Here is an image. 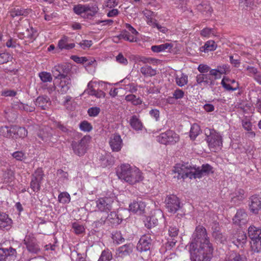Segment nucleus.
I'll use <instances>...</instances> for the list:
<instances>
[{"label": "nucleus", "instance_id": "nucleus-1", "mask_svg": "<svg viewBox=\"0 0 261 261\" xmlns=\"http://www.w3.org/2000/svg\"><path fill=\"white\" fill-rule=\"evenodd\" d=\"M213 250L205 228L201 225L197 226L189 246L191 261H210Z\"/></svg>", "mask_w": 261, "mask_h": 261}, {"label": "nucleus", "instance_id": "nucleus-2", "mask_svg": "<svg viewBox=\"0 0 261 261\" xmlns=\"http://www.w3.org/2000/svg\"><path fill=\"white\" fill-rule=\"evenodd\" d=\"M173 171L177 173L176 177L178 179H184L187 177L190 179L200 178L203 176L213 173V167L209 164H203L201 167H196L188 163L176 164Z\"/></svg>", "mask_w": 261, "mask_h": 261}, {"label": "nucleus", "instance_id": "nucleus-3", "mask_svg": "<svg viewBox=\"0 0 261 261\" xmlns=\"http://www.w3.org/2000/svg\"><path fill=\"white\" fill-rule=\"evenodd\" d=\"M117 175L119 178L130 184H134L142 180L139 170L132 168L129 164H122L118 168Z\"/></svg>", "mask_w": 261, "mask_h": 261}, {"label": "nucleus", "instance_id": "nucleus-4", "mask_svg": "<svg viewBox=\"0 0 261 261\" xmlns=\"http://www.w3.org/2000/svg\"><path fill=\"white\" fill-rule=\"evenodd\" d=\"M208 130L209 134L206 133L205 140L210 149L213 151L221 149L223 144L222 136L214 129H209Z\"/></svg>", "mask_w": 261, "mask_h": 261}, {"label": "nucleus", "instance_id": "nucleus-5", "mask_svg": "<svg viewBox=\"0 0 261 261\" xmlns=\"http://www.w3.org/2000/svg\"><path fill=\"white\" fill-rule=\"evenodd\" d=\"M90 138L89 136H85L79 141H72L71 146L73 152L80 156L84 155Z\"/></svg>", "mask_w": 261, "mask_h": 261}, {"label": "nucleus", "instance_id": "nucleus-6", "mask_svg": "<svg viewBox=\"0 0 261 261\" xmlns=\"http://www.w3.org/2000/svg\"><path fill=\"white\" fill-rule=\"evenodd\" d=\"M114 199L112 197H105L96 200V211L108 213L112 208Z\"/></svg>", "mask_w": 261, "mask_h": 261}, {"label": "nucleus", "instance_id": "nucleus-7", "mask_svg": "<svg viewBox=\"0 0 261 261\" xmlns=\"http://www.w3.org/2000/svg\"><path fill=\"white\" fill-rule=\"evenodd\" d=\"M165 204L167 211L171 214H175L180 207L179 200L174 195L167 196Z\"/></svg>", "mask_w": 261, "mask_h": 261}, {"label": "nucleus", "instance_id": "nucleus-8", "mask_svg": "<svg viewBox=\"0 0 261 261\" xmlns=\"http://www.w3.org/2000/svg\"><path fill=\"white\" fill-rule=\"evenodd\" d=\"M16 257V251L12 247L0 248V261L14 260Z\"/></svg>", "mask_w": 261, "mask_h": 261}, {"label": "nucleus", "instance_id": "nucleus-9", "mask_svg": "<svg viewBox=\"0 0 261 261\" xmlns=\"http://www.w3.org/2000/svg\"><path fill=\"white\" fill-rule=\"evenodd\" d=\"M151 246V239L149 235L142 236L137 246V249L140 252L149 250Z\"/></svg>", "mask_w": 261, "mask_h": 261}, {"label": "nucleus", "instance_id": "nucleus-10", "mask_svg": "<svg viewBox=\"0 0 261 261\" xmlns=\"http://www.w3.org/2000/svg\"><path fill=\"white\" fill-rule=\"evenodd\" d=\"M248 204L250 212L257 214L261 210V198L256 195H253L250 197Z\"/></svg>", "mask_w": 261, "mask_h": 261}, {"label": "nucleus", "instance_id": "nucleus-11", "mask_svg": "<svg viewBox=\"0 0 261 261\" xmlns=\"http://www.w3.org/2000/svg\"><path fill=\"white\" fill-rule=\"evenodd\" d=\"M109 143L112 151L114 152L119 151L122 146V140L121 136L117 134L111 135Z\"/></svg>", "mask_w": 261, "mask_h": 261}, {"label": "nucleus", "instance_id": "nucleus-12", "mask_svg": "<svg viewBox=\"0 0 261 261\" xmlns=\"http://www.w3.org/2000/svg\"><path fill=\"white\" fill-rule=\"evenodd\" d=\"M24 244L30 252L37 253L40 251L39 247L36 239L30 235L27 236L24 240Z\"/></svg>", "mask_w": 261, "mask_h": 261}, {"label": "nucleus", "instance_id": "nucleus-13", "mask_svg": "<svg viewBox=\"0 0 261 261\" xmlns=\"http://www.w3.org/2000/svg\"><path fill=\"white\" fill-rule=\"evenodd\" d=\"M51 72L55 79L59 80L68 76L69 69L65 65L59 64L53 68Z\"/></svg>", "mask_w": 261, "mask_h": 261}, {"label": "nucleus", "instance_id": "nucleus-14", "mask_svg": "<svg viewBox=\"0 0 261 261\" xmlns=\"http://www.w3.org/2000/svg\"><path fill=\"white\" fill-rule=\"evenodd\" d=\"M121 219L119 218L117 214L115 212H111V213L108 215L106 219H101L96 223L97 225H103L105 224V222L107 221L108 223H110L113 225H117L121 222Z\"/></svg>", "mask_w": 261, "mask_h": 261}, {"label": "nucleus", "instance_id": "nucleus-15", "mask_svg": "<svg viewBox=\"0 0 261 261\" xmlns=\"http://www.w3.org/2000/svg\"><path fill=\"white\" fill-rule=\"evenodd\" d=\"M59 80L60 82L58 85V91L62 94H65L71 86V79L68 76Z\"/></svg>", "mask_w": 261, "mask_h": 261}, {"label": "nucleus", "instance_id": "nucleus-16", "mask_svg": "<svg viewBox=\"0 0 261 261\" xmlns=\"http://www.w3.org/2000/svg\"><path fill=\"white\" fill-rule=\"evenodd\" d=\"M12 220L8 215L0 212V229L8 230L12 226Z\"/></svg>", "mask_w": 261, "mask_h": 261}, {"label": "nucleus", "instance_id": "nucleus-17", "mask_svg": "<svg viewBox=\"0 0 261 261\" xmlns=\"http://www.w3.org/2000/svg\"><path fill=\"white\" fill-rule=\"evenodd\" d=\"M248 220V215L244 210H239L233 218L234 223L242 225L245 224Z\"/></svg>", "mask_w": 261, "mask_h": 261}, {"label": "nucleus", "instance_id": "nucleus-18", "mask_svg": "<svg viewBox=\"0 0 261 261\" xmlns=\"http://www.w3.org/2000/svg\"><path fill=\"white\" fill-rule=\"evenodd\" d=\"M38 136L44 142L49 141L53 137V129L48 126H45L39 130Z\"/></svg>", "mask_w": 261, "mask_h": 261}, {"label": "nucleus", "instance_id": "nucleus-19", "mask_svg": "<svg viewBox=\"0 0 261 261\" xmlns=\"http://www.w3.org/2000/svg\"><path fill=\"white\" fill-rule=\"evenodd\" d=\"M145 204L144 202L140 201H134L131 203L129 205V211L139 215H141L144 213Z\"/></svg>", "mask_w": 261, "mask_h": 261}, {"label": "nucleus", "instance_id": "nucleus-20", "mask_svg": "<svg viewBox=\"0 0 261 261\" xmlns=\"http://www.w3.org/2000/svg\"><path fill=\"white\" fill-rule=\"evenodd\" d=\"M179 140V136L174 132L169 130L164 133V144H174Z\"/></svg>", "mask_w": 261, "mask_h": 261}, {"label": "nucleus", "instance_id": "nucleus-21", "mask_svg": "<svg viewBox=\"0 0 261 261\" xmlns=\"http://www.w3.org/2000/svg\"><path fill=\"white\" fill-rule=\"evenodd\" d=\"M134 248V246L132 243H128L119 247L117 249V253L121 257H125L131 254Z\"/></svg>", "mask_w": 261, "mask_h": 261}, {"label": "nucleus", "instance_id": "nucleus-22", "mask_svg": "<svg viewBox=\"0 0 261 261\" xmlns=\"http://www.w3.org/2000/svg\"><path fill=\"white\" fill-rule=\"evenodd\" d=\"M169 236L172 238L171 241L167 239V242L166 243V248L167 249H171L176 242L174 238L177 236L178 230L176 227H170L168 229Z\"/></svg>", "mask_w": 261, "mask_h": 261}, {"label": "nucleus", "instance_id": "nucleus-23", "mask_svg": "<svg viewBox=\"0 0 261 261\" xmlns=\"http://www.w3.org/2000/svg\"><path fill=\"white\" fill-rule=\"evenodd\" d=\"M247 237L243 231H240L237 237H234L232 243L238 248L243 247L246 243Z\"/></svg>", "mask_w": 261, "mask_h": 261}, {"label": "nucleus", "instance_id": "nucleus-24", "mask_svg": "<svg viewBox=\"0 0 261 261\" xmlns=\"http://www.w3.org/2000/svg\"><path fill=\"white\" fill-rule=\"evenodd\" d=\"M197 9L206 17L210 16L213 11L212 7L206 3H202L198 5Z\"/></svg>", "mask_w": 261, "mask_h": 261}, {"label": "nucleus", "instance_id": "nucleus-25", "mask_svg": "<svg viewBox=\"0 0 261 261\" xmlns=\"http://www.w3.org/2000/svg\"><path fill=\"white\" fill-rule=\"evenodd\" d=\"M50 104V99L46 96H39L35 101L36 106L41 108L42 110H45Z\"/></svg>", "mask_w": 261, "mask_h": 261}, {"label": "nucleus", "instance_id": "nucleus-26", "mask_svg": "<svg viewBox=\"0 0 261 261\" xmlns=\"http://www.w3.org/2000/svg\"><path fill=\"white\" fill-rule=\"evenodd\" d=\"M129 123L131 127L136 130H142V123L137 115H133L129 119Z\"/></svg>", "mask_w": 261, "mask_h": 261}, {"label": "nucleus", "instance_id": "nucleus-27", "mask_svg": "<svg viewBox=\"0 0 261 261\" xmlns=\"http://www.w3.org/2000/svg\"><path fill=\"white\" fill-rule=\"evenodd\" d=\"M68 39V37L64 36L59 40L58 45L60 49L69 50L74 47L75 44L69 43Z\"/></svg>", "mask_w": 261, "mask_h": 261}, {"label": "nucleus", "instance_id": "nucleus-28", "mask_svg": "<svg viewBox=\"0 0 261 261\" xmlns=\"http://www.w3.org/2000/svg\"><path fill=\"white\" fill-rule=\"evenodd\" d=\"M14 135H13V139L23 138L27 136L28 132L27 130L22 127L18 126H14Z\"/></svg>", "mask_w": 261, "mask_h": 261}, {"label": "nucleus", "instance_id": "nucleus-29", "mask_svg": "<svg viewBox=\"0 0 261 261\" xmlns=\"http://www.w3.org/2000/svg\"><path fill=\"white\" fill-rule=\"evenodd\" d=\"M245 192L242 189H239L231 195V201L234 203H239L245 198Z\"/></svg>", "mask_w": 261, "mask_h": 261}, {"label": "nucleus", "instance_id": "nucleus-30", "mask_svg": "<svg viewBox=\"0 0 261 261\" xmlns=\"http://www.w3.org/2000/svg\"><path fill=\"white\" fill-rule=\"evenodd\" d=\"M29 11L23 8H14L10 11V16L13 18L20 16H26L29 14Z\"/></svg>", "mask_w": 261, "mask_h": 261}, {"label": "nucleus", "instance_id": "nucleus-31", "mask_svg": "<svg viewBox=\"0 0 261 261\" xmlns=\"http://www.w3.org/2000/svg\"><path fill=\"white\" fill-rule=\"evenodd\" d=\"M248 233L251 240L261 238V229L253 226L249 227Z\"/></svg>", "mask_w": 261, "mask_h": 261}, {"label": "nucleus", "instance_id": "nucleus-32", "mask_svg": "<svg viewBox=\"0 0 261 261\" xmlns=\"http://www.w3.org/2000/svg\"><path fill=\"white\" fill-rule=\"evenodd\" d=\"M140 72L144 76H152L156 74L157 71L150 66L145 65L140 68Z\"/></svg>", "mask_w": 261, "mask_h": 261}, {"label": "nucleus", "instance_id": "nucleus-33", "mask_svg": "<svg viewBox=\"0 0 261 261\" xmlns=\"http://www.w3.org/2000/svg\"><path fill=\"white\" fill-rule=\"evenodd\" d=\"M115 39H123L130 42H134L136 41V38L133 36L130 35L127 31H122L118 36L115 38Z\"/></svg>", "mask_w": 261, "mask_h": 261}, {"label": "nucleus", "instance_id": "nucleus-34", "mask_svg": "<svg viewBox=\"0 0 261 261\" xmlns=\"http://www.w3.org/2000/svg\"><path fill=\"white\" fill-rule=\"evenodd\" d=\"M201 129L199 125L194 124L192 125L190 132V137L191 139L194 140L200 134Z\"/></svg>", "mask_w": 261, "mask_h": 261}, {"label": "nucleus", "instance_id": "nucleus-35", "mask_svg": "<svg viewBox=\"0 0 261 261\" xmlns=\"http://www.w3.org/2000/svg\"><path fill=\"white\" fill-rule=\"evenodd\" d=\"M217 45L215 42L213 40L207 41L203 46L202 47L203 49L201 51H203L205 53H208L210 51L214 50L216 49Z\"/></svg>", "mask_w": 261, "mask_h": 261}, {"label": "nucleus", "instance_id": "nucleus-36", "mask_svg": "<svg viewBox=\"0 0 261 261\" xmlns=\"http://www.w3.org/2000/svg\"><path fill=\"white\" fill-rule=\"evenodd\" d=\"M175 81L178 86L182 87L188 83V76L182 73L180 75L175 77Z\"/></svg>", "mask_w": 261, "mask_h": 261}, {"label": "nucleus", "instance_id": "nucleus-37", "mask_svg": "<svg viewBox=\"0 0 261 261\" xmlns=\"http://www.w3.org/2000/svg\"><path fill=\"white\" fill-rule=\"evenodd\" d=\"M112 259V252L109 249H105L102 251L97 261H110Z\"/></svg>", "mask_w": 261, "mask_h": 261}, {"label": "nucleus", "instance_id": "nucleus-38", "mask_svg": "<svg viewBox=\"0 0 261 261\" xmlns=\"http://www.w3.org/2000/svg\"><path fill=\"white\" fill-rule=\"evenodd\" d=\"M39 77L41 81L43 83L51 82L53 77L50 73L42 71L39 73Z\"/></svg>", "mask_w": 261, "mask_h": 261}, {"label": "nucleus", "instance_id": "nucleus-39", "mask_svg": "<svg viewBox=\"0 0 261 261\" xmlns=\"http://www.w3.org/2000/svg\"><path fill=\"white\" fill-rule=\"evenodd\" d=\"M125 99L127 101L131 102L134 105H139L142 103V100L140 98H137L136 96L134 94H128L125 97Z\"/></svg>", "mask_w": 261, "mask_h": 261}, {"label": "nucleus", "instance_id": "nucleus-40", "mask_svg": "<svg viewBox=\"0 0 261 261\" xmlns=\"http://www.w3.org/2000/svg\"><path fill=\"white\" fill-rule=\"evenodd\" d=\"M251 247L254 252H258L261 250V238L251 240Z\"/></svg>", "mask_w": 261, "mask_h": 261}, {"label": "nucleus", "instance_id": "nucleus-41", "mask_svg": "<svg viewBox=\"0 0 261 261\" xmlns=\"http://www.w3.org/2000/svg\"><path fill=\"white\" fill-rule=\"evenodd\" d=\"M145 226L147 228L154 227L158 224V220L154 217H148L144 221Z\"/></svg>", "mask_w": 261, "mask_h": 261}, {"label": "nucleus", "instance_id": "nucleus-42", "mask_svg": "<svg viewBox=\"0 0 261 261\" xmlns=\"http://www.w3.org/2000/svg\"><path fill=\"white\" fill-rule=\"evenodd\" d=\"M58 200L62 203H68L70 201V196L67 192L61 193L58 196Z\"/></svg>", "mask_w": 261, "mask_h": 261}, {"label": "nucleus", "instance_id": "nucleus-43", "mask_svg": "<svg viewBox=\"0 0 261 261\" xmlns=\"http://www.w3.org/2000/svg\"><path fill=\"white\" fill-rule=\"evenodd\" d=\"M87 5H77L73 7L74 12L77 15H81L84 13L87 12Z\"/></svg>", "mask_w": 261, "mask_h": 261}, {"label": "nucleus", "instance_id": "nucleus-44", "mask_svg": "<svg viewBox=\"0 0 261 261\" xmlns=\"http://www.w3.org/2000/svg\"><path fill=\"white\" fill-rule=\"evenodd\" d=\"M4 177L6 182H10L14 178V172L11 169H7L4 174Z\"/></svg>", "mask_w": 261, "mask_h": 261}, {"label": "nucleus", "instance_id": "nucleus-45", "mask_svg": "<svg viewBox=\"0 0 261 261\" xmlns=\"http://www.w3.org/2000/svg\"><path fill=\"white\" fill-rule=\"evenodd\" d=\"M41 180L32 178L30 184L31 188L34 192H38L40 190Z\"/></svg>", "mask_w": 261, "mask_h": 261}, {"label": "nucleus", "instance_id": "nucleus-46", "mask_svg": "<svg viewBox=\"0 0 261 261\" xmlns=\"http://www.w3.org/2000/svg\"><path fill=\"white\" fill-rule=\"evenodd\" d=\"M80 128L81 130L89 132L92 129V126L87 121H83L80 124Z\"/></svg>", "mask_w": 261, "mask_h": 261}, {"label": "nucleus", "instance_id": "nucleus-47", "mask_svg": "<svg viewBox=\"0 0 261 261\" xmlns=\"http://www.w3.org/2000/svg\"><path fill=\"white\" fill-rule=\"evenodd\" d=\"M213 237L217 241H218L221 243H223L226 240L225 237L219 231H214L213 232Z\"/></svg>", "mask_w": 261, "mask_h": 261}, {"label": "nucleus", "instance_id": "nucleus-48", "mask_svg": "<svg viewBox=\"0 0 261 261\" xmlns=\"http://www.w3.org/2000/svg\"><path fill=\"white\" fill-rule=\"evenodd\" d=\"M225 77H223L222 80L221 81V84L222 86V87L225 89L227 91H236L239 88V85L237 83V85L235 87H233L230 85L229 84H227L225 82Z\"/></svg>", "mask_w": 261, "mask_h": 261}, {"label": "nucleus", "instance_id": "nucleus-49", "mask_svg": "<svg viewBox=\"0 0 261 261\" xmlns=\"http://www.w3.org/2000/svg\"><path fill=\"white\" fill-rule=\"evenodd\" d=\"M72 229L74 232L77 234H81L85 230L84 226L77 222L72 223Z\"/></svg>", "mask_w": 261, "mask_h": 261}, {"label": "nucleus", "instance_id": "nucleus-50", "mask_svg": "<svg viewBox=\"0 0 261 261\" xmlns=\"http://www.w3.org/2000/svg\"><path fill=\"white\" fill-rule=\"evenodd\" d=\"M214 29L205 28L201 31L200 35L204 37H210L211 35H214Z\"/></svg>", "mask_w": 261, "mask_h": 261}, {"label": "nucleus", "instance_id": "nucleus-51", "mask_svg": "<svg viewBox=\"0 0 261 261\" xmlns=\"http://www.w3.org/2000/svg\"><path fill=\"white\" fill-rule=\"evenodd\" d=\"M112 238L118 244L122 243L124 241V239L122 237V234L120 231H116L113 234Z\"/></svg>", "mask_w": 261, "mask_h": 261}, {"label": "nucleus", "instance_id": "nucleus-52", "mask_svg": "<svg viewBox=\"0 0 261 261\" xmlns=\"http://www.w3.org/2000/svg\"><path fill=\"white\" fill-rule=\"evenodd\" d=\"M87 6L86 13H87L88 15L93 16L97 13L98 8L97 6L95 5L92 7H90L89 5H87Z\"/></svg>", "mask_w": 261, "mask_h": 261}, {"label": "nucleus", "instance_id": "nucleus-53", "mask_svg": "<svg viewBox=\"0 0 261 261\" xmlns=\"http://www.w3.org/2000/svg\"><path fill=\"white\" fill-rule=\"evenodd\" d=\"M242 125L245 129L247 131H250L249 134L253 137L255 136V133L251 131L252 129V124L250 121L243 120L242 121Z\"/></svg>", "mask_w": 261, "mask_h": 261}, {"label": "nucleus", "instance_id": "nucleus-54", "mask_svg": "<svg viewBox=\"0 0 261 261\" xmlns=\"http://www.w3.org/2000/svg\"><path fill=\"white\" fill-rule=\"evenodd\" d=\"M100 110L98 107H92L88 109V113L91 117H96L100 113Z\"/></svg>", "mask_w": 261, "mask_h": 261}, {"label": "nucleus", "instance_id": "nucleus-55", "mask_svg": "<svg viewBox=\"0 0 261 261\" xmlns=\"http://www.w3.org/2000/svg\"><path fill=\"white\" fill-rule=\"evenodd\" d=\"M116 60L118 63L123 65H126L128 64L127 60L123 56L122 53H119L116 57Z\"/></svg>", "mask_w": 261, "mask_h": 261}, {"label": "nucleus", "instance_id": "nucleus-56", "mask_svg": "<svg viewBox=\"0 0 261 261\" xmlns=\"http://www.w3.org/2000/svg\"><path fill=\"white\" fill-rule=\"evenodd\" d=\"M203 80L204 86L214 85V79L212 77H210L209 73L203 74Z\"/></svg>", "mask_w": 261, "mask_h": 261}, {"label": "nucleus", "instance_id": "nucleus-57", "mask_svg": "<svg viewBox=\"0 0 261 261\" xmlns=\"http://www.w3.org/2000/svg\"><path fill=\"white\" fill-rule=\"evenodd\" d=\"M246 70L248 71V75L253 77V79L259 72L256 68L253 66H248L246 68Z\"/></svg>", "mask_w": 261, "mask_h": 261}, {"label": "nucleus", "instance_id": "nucleus-58", "mask_svg": "<svg viewBox=\"0 0 261 261\" xmlns=\"http://www.w3.org/2000/svg\"><path fill=\"white\" fill-rule=\"evenodd\" d=\"M12 156L17 161H21L25 159V154L22 151H15L12 154Z\"/></svg>", "mask_w": 261, "mask_h": 261}, {"label": "nucleus", "instance_id": "nucleus-59", "mask_svg": "<svg viewBox=\"0 0 261 261\" xmlns=\"http://www.w3.org/2000/svg\"><path fill=\"white\" fill-rule=\"evenodd\" d=\"M43 175L42 170L41 168H38L33 175L32 178L42 181Z\"/></svg>", "mask_w": 261, "mask_h": 261}, {"label": "nucleus", "instance_id": "nucleus-60", "mask_svg": "<svg viewBox=\"0 0 261 261\" xmlns=\"http://www.w3.org/2000/svg\"><path fill=\"white\" fill-rule=\"evenodd\" d=\"M241 7L243 8L251 7L254 4V0H239Z\"/></svg>", "mask_w": 261, "mask_h": 261}, {"label": "nucleus", "instance_id": "nucleus-61", "mask_svg": "<svg viewBox=\"0 0 261 261\" xmlns=\"http://www.w3.org/2000/svg\"><path fill=\"white\" fill-rule=\"evenodd\" d=\"M135 60L136 62H141L143 64H150V61L152 60L151 58H147L144 56H137Z\"/></svg>", "mask_w": 261, "mask_h": 261}, {"label": "nucleus", "instance_id": "nucleus-62", "mask_svg": "<svg viewBox=\"0 0 261 261\" xmlns=\"http://www.w3.org/2000/svg\"><path fill=\"white\" fill-rule=\"evenodd\" d=\"M210 68V67L207 65L200 64L198 66L197 69L200 72V74H204L207 73V72H209Z\"/></svg>", "mask_w": 261, "mask_h": 261}, {"label": "nucleus", "instance_id": "nucleus-63", "mask_svg": "<svg viewBox=\"0 0 261 261\" xmlns=\"http://www.w3.org/2000/svg\"><path fill=\"white\" fill-rule=\"evenodd\" d=\"M216 69L221 76L222 74H226V72L229 71V67L226 64L218 66Z\"/></svg>", "mask_w": 261, "mask_h": 261}, {"label": "nucleus", "instance_id": "nucleus-64", "mask_svg": "<svg viewBox=\"0 0 261 261\" xmlns=\"http://www.w3.org/2000/svg\"><path fill=\"white\" fill-rule=\"evenodd\" d=\"M208 73L210 75V77H212L213 78L214 81L215 80L219 79L221 78V75L218 73V71L217 70V69H211L210 68Z\"/></svg>", "mask_w": 261, "mask_h": 261}]
</instances>
